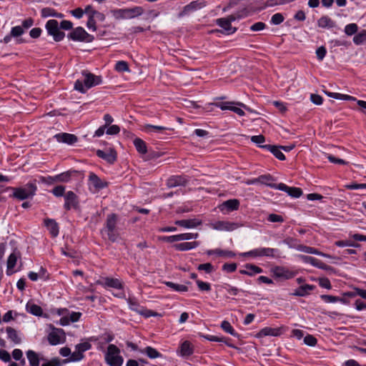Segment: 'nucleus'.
Segmentation results:
<instances>
[{
	"mask_svg": "<svg viewBox=\"0 0 366 366\" xmlns=\"http://www.w3.org/2000/svg\"><path fill=\"white\" fill-rule=\"evenodd\" d=\"M82 75L84 76L83 81L76 80L74 84V89L81 93L84 94L87 89L102 83L100 76H96L86 71L82 72Z\"/></svg>",
	"mask_w": 366,
	"mask_h": 366,
	"instance_id": "obj_1",
	"label": "nucleus"
},
{
	"mask_svg": "<svg viewBox=\"0 0 366 366\" xmlns=\"http://www.w3.org/2000/svg\"><path fill=\"white\" fill-rule=\"evenodd\" d=\"M111 12L115 19L121 20L141 16L144 13V9L141 6H134L133 8L114 9Z\"/></svg>",
	"mask_w": 366,
	"mask_h": 366,
	"instance_id": "obj_2",
	"label": "nucleus"
},
{
	"mask_svg": "<svg viewBox=\"0 0 366 366\" xmlns=\"http://www.w3.org/2000/svg\"><path fill=\"white\" fill-rule=\"evenodd\" d=\"M105 360L110 366H122L124 362L119 349L114 345H109L105 355Z\"/></svg>",
	"mask_w": 366,
	"mask_h": 366,
	"instance_id": "obj_3",
	"label": "nucleus"
},
{
	"mask_svg": "<svg viewBox=\"0 0 366 366\" xmlns=\"http://www.w3.org/2000/svg\"><path fill=\"white\" fill-rule=\"evenodd\" d=\"M36 186L35 183L29 182L25 186L14 189V197L23 200L33 197L36 192Z\"/></svg>",
	"mask_w": 366,
	"mask_h": 366,
	"instance_id": "obj_4",
	"label": "nucleus"
},
{
	"mask_svg": "<svg viewBox=\"0 0 366 366\" xmlns=\"http://www.w3.org/2000/svg\"><path fill=\"white\" fill-rule=\"evenodd\" d=\"M46 29L49 35L52 36L56 41L62 40L65 36L59 29V23L55 19H50L46 24Z\"/></svg>",
	"mask_w": 366,
	"mask_h": 366,
	"instance_id": "obj_5",
	"label": "nucleus"
},
{
	"mask_svg": "<svg viewBox=\"0 0 366 366\" xmlns=\"http://www.w3.org/2000/svg\"><path fill=\"white\" fill-rule=\"evenodd\" d=\"M68 38L73 41L92 42L94 40V36L88 34L82 27L79 26L74 29L69 34Z\"/></svg>",
	"mask_w": 366,
	"mask_h": 366,
	"instance_id": "obj_6",
	"label": "nucleus"
},
{
	"mask_svg": "<svg viewBox=\"0 0 366 366\" xmlns=\"http://www.w3.org/2000/svg\"><path fill=\"white\" fill-rule=\"evenodd\" d=\"M271 271L275 277L282 280H290L297 274L296 271H292L287 267L280 266L272 268Z\"/></svg>",
	"mask_w": 366,
	"mask_h": 366,
	"instance_id": "obj_7",
	"label": "nucleus"
},
{
	"mask_svg": "<svg viewBox=\"0 0 366 366\" xmlns=\"http://www.w3.org/2000/svg\"><path fill=\"white\" fill-rule=\"evenodd\" d=\"M47 339L51 345L64 343L66 339L65 333L62 329H54L49 333Z\"/></svg>",
	"mask_w": 366,
	"mask_h": 366,
	"instance_id": "obj_8",
	"label": "nucleus"
},
{
	"mask_svg": "<svg viewBox=\"0 0 366 366\" xmlns=\"http://www.w3.org/2000/svg\"><path fill=\"white\" fill-rule=\"evenodd\" d=\"M107 186V183L102 180L97 174L93 172L89 174V189H94V192L99 191Z\"/></svg>",
	"mask_w": 366,
	"mask_h": 366,
	"instance_id": "obj_9",
	"label": "nucleus"
},
{
	"mask_svg": "<svg viewBox=\"0 0 366 366\" xmlns=\"http://www.w3.org/2000/svg\"><path fill=\"white\" fill-rule=\"evenodd\" d=\"M117 216L114 214L108 215L106 223V232L107 233L109 238L112 241H114L117 238V234L115 232Z\"/></svg>",
	"mask_w": 366,
	"mask_h": 366,
	"instance_id": "obj_10",
	"label": "nucleus"
},
{
	"mask_svg": "<svg viewBox=\"0 0 366 366\" xmlns=\"http://www.w3.org/2000/svg\"><path fill=\"white\" fill-rule=\"evenodd\" d=\"M284 332V327H266L262 328L259 332L256 335V337L258 338H261L265 336H273L277 337L281 335Z\"/></svg>",
	"mask_w": 366,
	"mask_h": 366,
	"instance_id": "obj_11",
	"label": "nucleus"
},
{
	"mask_svg": "<svg viewBox=\"0 0 366 366\" xmlns=\"http://www.w3.org/2000/svg\"><path fill=\"white\" fill-rule=\"evenodd\" d=\"M273 181H274V179L271 175L264 174V175H261V176L258 177L257 178L251 179L249 181V184H262L267 185L271 188L277 189V187L278 186V184H274Z\"/></svg>",
	"mask_w": 366,
	"mask_h": 366,
	"instance_id": "obj_12",
	"label": "nucleus"
},
{
	"mask_svg": "<svg viewBox=\"0 0 366 366\" xmlns=\"http://www.w3.org/2000/svg\"><path fill=\"white\" fill-rule=\"evenodd\" d=\"M64 208L66 209L69 210L71 208L76 209L78 207V197L73 192H67L64 195Z\"/></svg>",
	"mask_w": 366,
	"mask_h": 366,
	"instance_id": "obj_13",
	"label": "nucleus"
},
{
	"mask_svg": "<svg viewBox=\"0 0 366 366\" xmlns=\"http://www.w3.org/2000/svg\"><path fill=\"white\" fill-rule=\"evenodd\" d=\"M97 284L101 285L104 287H112L115 289H121L122 284L119 279L112 277H102L97 282Z\"/></svg>",
	"mask_w": 366,
	"mask_h": 366,
	"instance_id": "obj_14",
	"label": "nucleus"
},
{
	"mask_svg": "<svg viewBox=\"0 0 366 366\" xmlns=\"http://www.w3.org/2000/svg\"><path fill=\"white\" fill-rule=\"evenodd\" d=\"M19 257L17 256L16 253H11L8 257L6 262V274L10 276L17 272L19 269H16L18 264V259Z\"/></svg>",
	"mask_w": 366,
	"mask_h": 366,
	"instance_id": "obj_15",
	"label": "nucleus"
},
{
	"mask_svg": "<svg viewBox=\"0 0 366 366\" xmlns=\"http://www.w3.org/2000/svg\"><path fill=\"white\" fill-rule=\"evenodd\" d=\"M198 235V233H183L167 237L164 238V239L169 242H179L183 240L196 239L197 238Z\"/></svg>",
	"mask_w": 366,
	"mask_h": 366,
	"instance_id": "obj_16",
	"label": "nucleus"
},
{
	"mask_svg": "<svg viewBox=\"0 0 366 366\" xmlns=\"http://www.w3.org/2000/svg\"><path fill=\"white\" fill-rule=\"evenodd\" d=\"M66 315L63 316L60 320L59 324L62 326L69 325L71 322H78L81 316V313L79 312H71V313L67 312Z\"/></svg>",
	"mask_w": 366,
	"mask_h": 366,
	"instance_id": "obj_17",
	"label": "nucleus"
},
{
	"mask_svg": "<svg viewBox=\"0 0 366 366\" xmlns=\"http://www.w3.org/2000/svg\"><path fill=\"white\" fill-rule=\"evenodd\" d=\"M202 224V221L199 218L181 219L175 222V224L187 229L195 228Z\"/></svg>",
	"mask_w": 366,
	"mask_h": 366,
	"instance_id": "obj_18",
	"label": "nucleus"
},
{
	"mask_svg": "<svg viewBox=\"0 0 366 366\" xmlns=\"http://www.w3.org/2000/svg\"><path fill=\"white\" fill-rule=\"evenodd\" d=\"M277 189L284 191L287 192L290 196L295 198L300 197L302 194L301 189L298 187H290L284 183L278 184Z\"/></svg>",
	"mask_w": 366,
	"mask_h": 366,
	"instance_id": "obj_19",
	"label": "nucleus"
},
{
	"mask_svg": "<svg viewBox=\"0 0 366 366\" xmlns=\"http://www.w3.org/2000/svg\"><path fill=\"white\" fill-rule=\"evenodd\" d=\"M299 257L306 264H310L317 268L328 269L329 267L320 260L307 255H300Z\"/></svg>",
	"mask_w": 366,
	"mask_h": 366,
	"instance_id": "obj_20",
	"label": "nucleus"
},
{
	"mask_svg": "<svg viewBox=\"0 0 366 366\" xmlns=\"http://www.w3.org/2000/svg\"><path fill=\"white\" fill-rule=\"evenodd\" d=\"M97 154L99 157L105 159L109 163H114L117 159V153L114 149H109L106 151L97 150Z\"/></svg>",
	"mask_w": 366,
	"mask_h": 366,
	"instance_id": "obj_21",
	"label": "nucleus"
},
{
	"mask_svg": "<svg viewBox=\"0 0 366 366\" xmlns=\"http://www.w3.org/2000/svg\"><path fill=\"white\" fill-rule=\"evenodd\" d=\"M54 137L59 142H63L68 144H73L77 142V137L74 134L68 133L57 134Z\"/></svg>",
	"mask_w": 366,
	"mask_h": 366,
	"instance_id": "obj_22",
	"label": "nucleus"
},
{
	"mask_svg": "<svg viewBox=\"0 0 366 366\" xmlns=\"http://www.w3.org/2000/svg\"><path fill=\"white\" fill-rule=\"evenodd\" d=\"M315 288V286L312 285H303L296 289L292 293V295L297 297H305L308 295Z\"/></svg>",
	"mask_w": 366,
	"mask_h": 366,
	"instance_id": "obj_23",
	"label": "nucleus"
},
{
	"mask_svg": "<svg viewBox=\"0 0 366 366\" xmlns=\"http://www.w3.org/2000/svg\"><path fill=\"white\" fill-rule=\"evenodd\" d=\"M244 109L251 111L249 108L242 103L230 102V112H233L238 116L242 117L244 115Z\"/></svg>",
	"mask_w": 366,
	"mask_h": 366,
	"instance_id": "obj_24",
	"label": "nucleus"
},
{
	"mask_svg": "<svg viewBox=\"0 0 366 366\" xmlns=\"http://www.w3.org/2000/svg\"><path fill=\"white\" fill-rule=\"evenodd\" d=\"M187 183V179L182 176H172L167 181V185L169 188L178 186H183Z\"/></svg>",
	"mask_w": 366,
	"mask_h": 366,
	"instance_id": "obj_25",
	"label": "nucleus"
},
{
	"mask_svg": "<svg viewBox=\"0 0 366 366\" xmlns=\"http://www.w3.org/2000/svg\"><path fill=\"white\" fill-rule=\"evenodd\" d=\"M26 355L30 366H39L40 361L43 360L37 352L31 350L26 351Z\"/></svg>",
	"mask_w": 366,
	"mask_h": 366,
	"instance_id": "obj_26",
	"label": "nucleus"
},
{
	"mask_svg": "<svg viewBox=\"0 0 366 366\" xmlns=\"http://www.w3.org/2000/svg\"><path fill=\"white\" fill-rule=\"evenodd\" d=\"M26 310L27 312L38 317L43 315L41 307L36 305L33 301H29L26 305Z\"/></svg>",
	"mask_w": 366,
	"mask_h": 366,
	"instance_id": "obj_27",
	"label": "nucleus"
},
{
	"mask_svg": "<svg viewBox=\"0 0 366 366\" xmlns=\"http://www.w3.org/2000/svg\"><path fill=\"white\" fill-rule=\"evenodd\" d=\"M44 224L53 237H56L59 234V226L55 220L46 219L44 220Z\"/></svg>",
	"mask_w": 366,
	"mask_h": 366,
	"instance_id": "obj_28",
	"label": "nucleus"
},
{
	"mask_svg": "<svg viewBox=\"0 0 366 366\" xmlns=\"http://www.w3.org/2000/svg\"><path fill=\"white\" fill-rule=\"evenodd\" d=\"M261 272H262V268H260L256 265L252 264H247L244 266V269L242 270H240V273L246 274L249 276H252L255 274H259Z\"/></svg>",
	"mask_w": 366,
	"mask_h": 366,
	"instance_id": "obj_29",
	"label": "nucleus"
},
{
	"mask_svg": "<svg viewBox=\"0 0 366 366\" xmlns=\"http://www.w3.org/2000/svg\"><path fill=\"white\" fill-rule=\"evenodd\" d=\"M8 338L16 345H19L21 342V338L19 335L17 331L12 327L6 328Z\"/></svg>",
	"mask_w": 366,
	"mask_h": 366,
	"instance_id": "obj_30",
	"label": "nucleus"
},
{
	"mask_svg": "<svg viewBox=\"0 0 366 366\" xmlns=\"http://www.w3.org/2000/svg\"><path fill=\"white\" fill-rule=\"evenodd\" d=\"M317 25L323 29H330L335 26V22L328 16H323L318 19Z\"/></svg>",
	"mask_w": 366,
	"mask_h": 366,
	"instance_id": "obj_31",
	"label": "nucleus"
},
{
	"mask_svg": "<svg viewBox=\"0 0 366 366\" xmlns=\"http://www.w3.org/2000/svg\"><path fill=\"white\" fill-rule=\"evenodd\" d=\"M203 6H204V4L202 2L192 1L184 7V9L181 15L188 14L191 11L201 9Z\"/></svg>",
	"mask_w": 366,
	"mask_h": 366,
	"instance_id": "obj_32",
	"label": "nucleus"
},
{
	"mask_svg": "<svg viewBox=\"0 0 366 366\" xmlns=\"http://www.w3.org/2000/svg\"><path fill=\"white\" fill-rule=\"evenodd\" d=\"M264 149H267L270 152H272L274 154V156L276 158H277L278 159H280V160L285 159V156L281 152L280 147H278L277 146H273V145H267V144L264 145Z\"/></svg>",
	"mask_w": 366,
	"mask_h": 366,
	"instance_id": "obj_33",
	"label": "nucleus"
},
{
	"mask_svg": "<svg viewBox=\"0 0 366 366\" xmlns=\"http://www.w3.org/2000/svg\"><path fill=\"white\" fill-rule=\"evenodd\" d=\"M198 245L197 242H184L175 244V249L178 250L185 251L195 249Z\"/></svg>",
	"mask_w": 366,
	"mask_h": 366,
	"instance_id": "obj_34",
	"label": "nucleus"
},
{
	"mask_svg": "<svg viewBox=\"0 0 366 366\" xmlns=\"http://www.w3.org/2000/svg\"><path fill=\"white\" fill-rule=\"evenodd\" d=\"M284 243H286V244H288L290 245V247H295V248H297L298 250H300V252H317L315 249L314 248H312V247H302V246H300V245H298L296 242L295 240L294 239H286L285 241H284Z\"/></svg>",
	"mask_w": 366,
	"mask_h": 366,
	"instance_id": "obj_35",
	"label": "nucleus"
},
{
	"mask_svg": "<svg viewBox=\"0 0 366 366\" xmlns=\"http://www.w3.org/2000/svg\"><path fill=\"white\" fill-rule=\"evenodd\" d=\"M193 352L191 344L188 341H184L180 346L179 353L183 357L189 356Z\"/></svg>",
	"mask_w": 366,
	"mask_h": 366,
	"instance_id": "obj_36",
	"label": "nucleus"
},
{
	"mask_svg": "<svg viewBox=\"0 0 366 366\" xmlns=\"http://www.w3.org/2000/svg\"><path fill=\"white\" fill-rule=\"evenodd\" d=\"M209 227L212 228L213 229L219 230V231H225L229 228V224L227 222L224 221H217L215 222L209 223Z\"/></svg>",
	"mask_w": 366,
	"mask_h": 366,
	"instance_id": "obj_37",
	"label": "nucleus"
},
{
	"mask_svg": "<svg viewBox=\"0 0 366 366\" xmlns=\"http://www.w3.org/2000/svg\"><path fill=\"white\" fill-rule=\"evenodd\" d=\"M134 144L137 149V150L141 153V154H146L147 150V146H146V144L145 142L142 140L141 139H139V138H136L134 140Z\"/></svg>",
	"mask_w": 366,
	"mask_h": 366,
	"instance_id": "obj_38",
	"label": "nucleus"
},
{
	"mask_svg": "<svg viewBox=\"0 0 366 366\" xmlns=\"http://www.w3.org/2000/svg\"><path fill=\"white\" fill-rule=\"evenodd\" d=\"M167 287L172 289L174 291L177 292H186L187 291L188 288L187 286L184 285H179L174 283L172 282H164Z\"/></svg>",
	"mask_w": 366,
	"mask_h": 366,
	"instance_id": "obj_39",
	"label": "nucleus"
},
{
	"mask_svg": "<svg viewBox=\"0 0 366 366\" xmlns=\"http://www.w3.org/2000/svg\"><path fill=\"white\" fill-rule=\"evenodd\" d=\"M142 352L145 353L151 359H155L162 356L156 349L149 346L147 347Z\"/></svg>",
	"mask_w": 366,
	"mask_h": 366,
	"instance_id": "obj_40",
	"label": "nucleus"
},
{
	"mask_svg": "<svg viewBox=\"0 0 366 366\" xmlns=\"http://www.w3.org/2000/svg\"><path fill=\"white\" fill-rule=\"evenodd\" d=\"M167 128L162 126H154L152 124H147L144 126V131L147 133L157 132L161 133L162 132L166 130Z\"/></svg>",
	"mask_w": 366,
	"mask_h": 366,
	"instance_id": "obj_41",
	"label": "nucleus"
},
{
	"mask_svg": "<svg viewBox=\"0 0 366 366\" xmlns=\"http://www.w3.org/2000/svg\"><path fill=\"white\" fill-rule=\"evenodd\" d=\"M70 178V174L66 173H61L59 175H56L54 177H49V179L50 180L49 182H68Z\"/></svg>",
	"mask_w": 366,
	"mask_h": 366,
	"instance_id": "obj_42",
	"label": "nucleus"
},
{
	"mask_svg": "<svg viewBox=\"0 0 366 366\" xmlns=\"http://www.w3.org/2000/svg\"><path fill=\"white\" fill-rule=\"evenodd\" d=\"M84 357V355L79 350H76L71 354L70 358L69 360H63V362L66 363L68 362H76L82 360Z\"/></svg>",
	"mask_w": 366,
	"mask_h": 366,
	"instance_id": "obj_43",
	"label": "nucleus"
},
{
	"mask_svg": "<svg viewBox=\"0 0 366 366\" xmlns=\"http://www.w3.org/2000/svg\"><path fill=\"white\" fill-rule=\"evenodd\" d=\"M115 69L118 72L129 71L127 62L124 61H119L115 65Z\"/></svg>",
	"mask_w": 366,
	"mask_h": 366,
	"instance_id": "obj_44",
	"label": "nucleus"
},
{
	"mask_svg": "<svg viewBox=\"0 0 366 366\" xmlns=\"http://www.w3.org/2000/svg\"><path fill=\"white\" fill-rule=\"evenodd\" d=\"M366 41V31L364 30L360 33L355 35L353 38V41L356 44H361Z\"/></svg>",
	"mask_w": 366,
	"mask_h": 366,
	"instance_id": "obj_45",
	"label": "nucleus"
},
{
	"mask_svg": "<svg viewBox=\"0 0 366 366\" xmlns=\"http://www.w3.org/2000/svg\"><path fill=\"white\" fill-rule=\"evenodd\" d=\"M251 141L256 144L257 146L262 148H264V146L262 144L265 142V138L263 135H256L251 137Z\"/></svg>",
	"mask_w": 366,
	"mask_h": 366,
	"instance_id": "obj_46",
	"label": "nucleus"
},
{
	"mask_svg": "<svg viewBox=\"0 0 366 366\" xmlns=\"http://www.w3.org/2000/svg\"><path fill=\"white\" fill-rule=\"evenodd\" d=\"M285 20V17L280 13L274 14L271 18V23L274 25H278L282 23Z\"/></svg>",
	"mask_w": 366,
	"mask_h": 366,
	"instance_id": "obj_47",
	"label": "nucleus"
},
{
	"mask_svg": "<svg viewBox=\"0 0 366 366\" xmlns=\"http://www.w3.org/2000/svg\"><path fill=\"white\" fill-rule=\"evenodd\" d=\"M217 24L222 27L225 31L229 30V19L227 18L217 19Z\"/></svg>",
	"mask_w": 366,
	"mask_h": 366,
	"instance_id": "obj_48",
	"label": "nucleus"
},
{
	"mask_svg": "<svg viewBox=\"0 0 366 366\" xmlns=\"http://www.w3.org/2000/svg\"><path fill=\"white\" fill-rule=\"evenodd\" d=\"M320 298L327 303H335L339 300V297L329 295H320Z\"/></svg>",
	"mask_w": 366,
	"mask_h": 366,
	"instance_id": "obj_49",
	"label": "nucleus"
},
{
	"mask_svg": "<svg viewBox=\"0 0 366 366\" xmlns=\"http://www.w3.org/2000/svg\"><path fill=\"white\" fill-rule=\"evenodd\" d=\"M357 31V26L356 24H350L345 27V32L347 35H352Z\"/></svg>",
	"mask_w": 366,
	"mask_h": 366,
	"instance_id": "obj_50",
	"label": "nucleus"
},
{
	"mask_svg": "<svg viewBox=\"0 0 366 366\" xmlns=\"http://www.w3.org/2000/svg\"><path fill=\"white\" fill-rule=\"evenodd\" d=\"M91 347L92 345L88 342H81L76 345V350H79L82 353L90 350Z\"/></svg>",
	"mask_w": 366,
	"mask_h": 366,
	"instance_id": "obj_51",
	"label": "nucleus"
},
{
	"mask_svg": "<svg viewBox=\"0 0 366 366\" xmlns=\"http://www.w3.org/2000/svg\"><path fill=\"white\" fill-rule=\"evenodd\" d=\"M210 105H214L217 107L220 108L222 110H226L229 109V103L228 102H222L220 101V99L217 98L215 99V102L211 103Z\"/></svg>",
	"mask_w": 366,
	"mask_h": 366,
	"instance_id": "obj_52",
	"label": "nucleus"
},
{
	"mask_svg": "<svg viewBox=\"0 0 366 366\" xmlns=\"http://www.w3.org/2000/svg\"><path fill=\"white\" fill-rule=\"evenodd\" d=\"M64 192L65 187L61 185L56 186L52 189V194L57 197L65 195Z\"/></svg>",
	"mask_w": 366,
	"mask_h": 366,
	"instance_id": "obj_53",
	"label": "nucleus"
},
{
	"mask_svg": "<svg viewBox=\"0 0 366 366\" xmlns=\"http://www.w3.org/2000/svg\"><path fill=\"white\" fill-rule=\"evenodd\" d=\"M41 366H61V362L58 357H54L43 363Z\"/></svg>",
	"mask_w": 366,
	"mask_h": 366,
	"instance_id": "obj_54",
	"label": "nucleus"
},
{
	"mask_svg": "<svg viewBox=\"0 0 366 366\" xmlns=\"http://www.w3.org/2000/svg\"><path fill=\"white\" fill-rule=\"evenodd\" d=\"M317 342V339L311 335H307L304 338V342L309 346L316 345Z\"/></svg>",
	"mask_w": 366,
	"mask_h": 366,
	"instance_id": "obj_55",
	"label": "nucleus"
},
{
	"mask_svg": "<svg viewBox=\"0 0 366 366\" xmlns=\"http://www.w3.org/2000/svg\"><path fill=\"white\" fill-rule=\"evenodd\" d=\"M42 17H49V16H54L56 15V11L50 8H44L41 11Z\"/></svg>",
	"mask_w": 366,
	"mask_h": 366,
	"instance_id": "obj_56",
	"label": "nucleus"
},
{
	"mask_svg": "<svg viewBox=\"0 0 366 366\" xmlns=\"http://www.w3.org/2000/svg\"><path fill=\"white\" fill-rule=\"evenodd\" d=\"M138 313H139L140 315H142V316H144L145 317H149L158 315L157 312H153L152 310L143 309V308H142L140 310V311H138Z\"/></svg>",
	"mask_w": 366,
	"mask_h": 366,
	"instance_id": "obj_57",
	"label": "nucleus"
},
{
	"mask_svg": "<svg viewBox=\"0 0 366 366\" xmlns=\"http://www.w3.org/2000/svg\"><path fill=\"white\" fill-rule=\"evenodd\" d=\"M326 54H327V50H326L325 47H324V46H320L316 50V54H317V59L320 61H322L325 58Z\"/></svg>",
	"mask_w": 366,
	"mask_h": 366,
	"instance_id": "obj_58",
	"label": "nucleus"
},
{
	"mask_svg": "<svg viewBox=\"0 0 366 366\" xmlns=\"http://www.w3.org/2000/svg\"><path fill=\"white\" fill-rule=\"evenodd\" d=\"M0 360L4 362H9L11 361V355L6 350H0Z\"/></svg>",
	"mask_w": 366,
	"mask_h": 366,
	"instance_id": "obj_59",
	"label": "nucleus"
},
{
	"mask_svg": "<svg viewBox=\"0 0 366 366\" xmlns=\"http://www.w3.org/2000/svg\"><path fill=\"white\" fill-rule=\"evenodd\" d=\"M86 26L88 27L89 29H92L94 31H95L97 30L96 20L94 18V16H92V14L89 16V19L86 23Z\"/></svg>",
	"mask_w": 366,
	"mask_h": 366,
	"instance_id": "obj_60",
	"label": "nucleus"
},
{
	"mask_svg": "<svg viewBox=\"0 0 366 366\" xmlns=\"http://www.w3.org/2000/svg\"><path fill=\"white\" fill-rule=\"evenodd\" d=\"M24 33L23 29L20 26H14L11 29V36L17 37L21 36Z\"/></svg>",
	"mask_w": 366,
	"mask_h": 366,
	"instance_id": "obj_61",
	"label": "nucleus"
},
{
	"mask_svg": "<svg viewBox=\"0 0 366 366\" xmlns=\"http://www.w3.org/2000/svg\"><path fill=\"white\" fill-rule=\"evenodd\" d=\"M327 159L331 163L334 164H347V162H346L345 160L342 159L337 158L331 154L327 155Z\"/></svg>",
	"mask_w": 366,
	"mask_h": 366,
	"instance_id": "obj_62",
	"label": "nucleus"
},
{
	"mask_svg": "<svg viewBox=\"0 0 366 366\" xmlns=\"http://www.w3.org/2000/svg\"><path fill=\"white\" fill-rule=\"evenodd\" d=\"M319 285L323 288L330 290L332 288L331 283L327 278H320L319 280Z\"/></svg>",
	"mask_w": 366,
	"mask_h": 366,
	"instance_id": "obj_63",
	"label": "nucleus"
},
{
	"mask_svg": "<svg viewBox=\"0 0 366 366\" xmlns=\"http://www.w3.org/2000/svg\"><path fill=\"white\" fill-rule=\"evenodd\" d=\"M265 28V24L263 22H257L251 26L250 29L254 31H262Z\"/></svg>",
	"mask_w": 366,
	"mask_h": 366,
	"instance_id": "obj_64",
	"label": "nucleus"
}]
</instances>
